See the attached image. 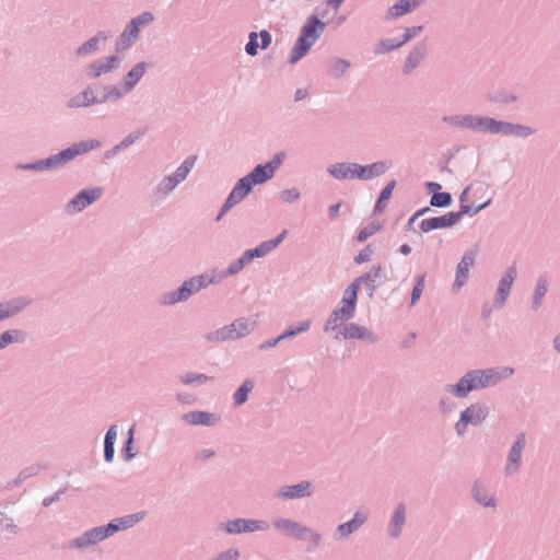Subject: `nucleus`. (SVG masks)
Instances as JSON below:
<instances>
[{
  "instance_id": "8",
  "label": "nucleus",
  "mask_w": 560,
  "mask_h": 560,
  "mask_svg": "<svg viewBox=\"0 0 560 560\" xmlns=\"http://www.w3.org/2000/svg\"><path fill=\"white\" fill-rule=\"evenodd\" d=\"M154 21V14L150 11H144L141 14L132 18L126 24L124 31L116 38L115 51L128 50L139 38L143 26Z\"/></svg>"
},
{
  "instance_id": "40",
  "label": "nucleus",
  "mask_w": 560,
  "mask_h": 560,
  "mask_svg": "<svg viewBox=\"0 0 560 560\" xmlns=\"http://www.w3.org/2000/svg\"><path fill=\"white\" fill-rule=\"evenodd\" d=\"M135 424L131 425L128 431L127 435L122 442V446L120 450V456L125 462H130L137 456V451L135 447Z\"/></svg>"
},
{
  "instance_id": "3",
  "label": "nucleus",
  "mask_w": 560,
  "mask_h": 560,
  "mask_svg": "<svg viewBox=\"0 0 560 560\" xmlns=\"http://www.w3.org/2000/svg\"><path fill=\"white\" fill-rule=\"evenodd\" d=\"M392 167L388 160H380L370 164H360L357 162H336L328 165L327 173L338 180H371L384 175Z\"/></svg>"
},
{
  "instance_id": "51",
  "label": "nucleus",
  "mask_w": 560,
  "mask_h": 560,
  "mask_svg": "<svg viewBox=\"0 0 560 560\" xmlns=\"http://www.w3.org/2000/svg\"><path fill=\"white\" fill-rule=\"evenodd\" d=\"M489 101L493 103H500V104H511L517 101V95L514 93H511L504 89H499L491 94H489Z\"/></svg>"
},
{
  "instance_id": "59",
  "label": "nucleus",
  "mask_w": 560,
  "mask_h": 560,
  "mask_svg": "<svg viewBox=\"0 0 560 560\" xmlns=\"http://www.w3.org/2000/svg\"><path fill=\"white\" fill-rule=\"evenodd\" d=\"M287 159V152L285 151H279L272 155V158L265 162L266 165L276 174L279 167L283 164L284 160Z\"/></svg>"
},
{
  "instance_id": "42",
  "label": "nucleus",
  "mask_w": 560,
  "mask_h": 560,
  "mask_svg": "<svg viewBox=\"0 0 560 560\" xmlns=\"http://www.w3.org/2000/svg\"><path fill=\"white\" fill-rule=\"evenodd\" d=\"M311 327V320L304 319L289 325L281 334L283 340L293 339L302 332H306Z\"/></svg>"
},
{
  "instance_id": "33",
  "label": "nucleus",
  "mask_w": 560,
  "mask_h": 560,
  "mask_svg": "<svg viewBox=\"0 0 560 560\" xmlns=\"http://www.w3.org/2000/svg\"><path fill=\"white\" fill-rule=\"evenodd\" d=\"M366 521L365 515L360 512H355L353 516L343 523H340L337 526V534L339 535V539L348 538L350 535L355 533Z\"/></svg>"
},
{
  "instance_id": "16",
  "label": "nucleus",
  "mask_w": 560,
  "mask_h": 560,
  "mask_svg": "<svg viewBox=\"0 0 560 560\" xmlns=\"http://www.w3.org/2000/svg\"><path fill=\"white\" fill-rule=\"evenodd\" d=\"M459 221L457 211H448L442 215L422 219L418 226L421 233H429L434 230L451 229Z\"/></svg>"
},
{
  "instance_id": "58",
  "label": "nucleus",
  "mask_w": 560,
  "mask_h": 560,
  "mask_svg": "<svg viewBox=\"0 0 560 560\" xmlns=\"http://www.w3.org/2000/svg\"><path fill=\"white\" fill-rule=\"evenodd\" d=\"M305 539L308 540V551H313L319 546L322 536L318 532L314 530L312 527L306 526L305 527Z\"/></svg>"
},
{
  "instance_id": "29",
  "label": "nucleus",
  "mask_w": 560,
  "mask_h": 560,
  "mask_svg": "<svg viewBox=\"0 0 560 560\" xmlns=\"http://www.w3.org/2000/svg\"><path fill=\"white\" fill-rule=\"evenodd\" d=\"M108 39V33L104 31H98L94 36L89 38L82 45H80L75 49V55L78 57H84L91 55L101 49V46L105 44Z\"/></svg>"
},
{
  "instance_id": "39",
  "label": "nucleus",
  "mask_w": 560,
  "mask_h": 560,
  "mask_svg": "<svg viewBox=\"0 0 560 560\" xmlns=\"http://www.w3.org/2000/svg\"><path fill=\"white\" fill-rule=\"evenodd\" d=\"M236 332L234 334V326H231V324L225 325L221 328H218L215 330H212L208 332L205 338L209 342H224V341H231L236 340Z\"/></svg>"
},
{
  "instance_id": "28",
  "label": "nucleus",
  "mask_w": 560,
  "mask_h": 560,
  "mask_svg": "<svg viewBox=\"0 0 560 560\" xmlns=\"http://www.w3.org/2000/svg\"><path fill=\"white\" fill-rule=\"evenodd\" d=\"M145 511H139L125 516L112 518L110 521H108V525L110 527L113 535H115L118 532L133 527L136 524L141 522L145 517Z\"/></svg>"
},
{
  "instance_id": "44",
  "label": "nucleus",
  "mask_w": 560,
  "mask_h": 560,
  "mask_svg": "<svg viewBox=\"0 0 560 560\" xmlns=\"http://www.w3.org/2000/svg\"><path fill=\"white\" fill-rule=\"evenodd\" d=\"M402 46H404V44H402V42H400L399 37L383 38L378 42V44L374 48V54L375 55L388 54V52L399 49Z\"/></svg>"
},
{
  "instance_id": "24",
  "label": "nucleus",
  "mask_w": 560,
  "mask_h": 560,
  "mask_svg": "<svg viewBox=\"0 0 560 560\" xmlns=\"http://www.w3.org/2000/svg\"><path fill=\"white\" fill-rule=\"evenodd\" d=\"M490 409L486 405L479 402L471 404L460 411L459 416L472 427L480 425L489 416Z\"/></svg>"
},
{
  "instance_id": "52",
  "label": "nucleus",
  "mask_w": 560,
  "mask_h": 560,
  "mask_svg": "<svg viewBox=\"0 0 560 560\" xmlns=\"http://www.w3.org/2000/svg\"><path fill=\"white\" fill-rule=\"evenodd\" d=\"M231 326H234V334H237L236 339H240L250 334L254 323L246 317H240L232 322Z\"/></svg>"
},
{
  "instance_id": "25",
  "label": "nucleus",
  "mask_w": 560,
  "mask_h": 560,
  "mask_svg": "<svg viewBox=\"0 0 560 560\" xmlns=\"http://www.w3.org/2000/svg\"><path fill=\"white\" fill-rule=\"evenodd\" d=\"M425 0H397L386 12L385 20H397L420 7Z\"/></svg>"
},
{
  "instance_id": "26",
  "label": "nucleus",
  "mask_w": 560,
  "mask_h": 560,
  "mask_svg": "<svg viewBox=\"0 0 560 560\" xmlns=\"http://www.w3.org/2000/svg\"><path fill=\"white\" fill-rule=\"evenodd\" d=\"M428 52V46L425 42L417 43L408 54L404 67L402 73L410 74L420 63L424 60Z\"/></svg>"
},
{
  "instance_id": "54",
  "label": "nucleus",
  "mask_w": 560,
  "mask_h": 560,
  "mask_svg": "<svg viewBox=\"0 0 560 560\" xmlns=\"http://www.w3.org/2000/svg\"><path fill=\"white\" fill-rule=\"evenodd\" d=\"M196 161H197V155L187 156L180 163V165L175 170L174 174L178 178H180L182 182H184L187 178V176L189 175V173L191 172V170L194 168Z\"/></svg>"
},
{
  "instance_id": "17",
  "label": "nucleus",
  "mask_w": 560,
  "mask_h": 560,
  "mask_svg": "<svg viewBox=\"0 0 560 560\" xmlns=\"http://www.w3.org/2000/svg\"><path fill=\"white\" fill-rule=\"evenodd\" d=\"M194 294H196L194 283L190 282L188 278L184 280L175 290L163 293L160 296V304L164 306H172L186 302Z\"/></svg>"
},
{
  "instance_id": "31",
  "label": "nucleus",
  "mask_w": 560,
  "mask_h": 560,
  "mask_svg": "<svg viewBox=\"0 0 560 560\" xmlns=\"http://www.w3.org/2000/svg\"><path fill=\"white\" fill-rule=\"evenodd\" d=\"M351 61L341 57H330L326 61V73L334 80L341 79L351 67Z\"/></svg>"
},
{
  "instance_id": "62",
  "label": "nucleus",
  "mask_w": 560,
  "mask_h": 560,
  "mask_svg": "<svg viewBox=\"0 0 560 560\" xmlns=\"http://www.w3.org/2000/svg\"><path fill=\"white\" fill-rule=\"evenodd\" d=\"M190 282L194 283V288L196 293L209 287L208 284V273L202 272L200 275H196L189 278Z\"/></svg>"
},
{
  "instance_id": "64",
  "label": "nucleus",
  "mask_w": 560,
  "mask_h": 560,
  "mask_svg": "<svg viewBox=\"0 0 560 560\" xmlns=\"http://www.w3.org/2000/svg\"><path fill=\"white\" fill-rule=\"evenodd\" d=\"M240 558V551L235 547H231L222 552H220L217 557L211 560H237Z\"/></svg>"
},
{
  "instance_id": "50",
  "label": "nucleus",
  "mask_w": 560,
  "mask_h": 560,
  "mask_svg": "<svg viewBox=\"0 0 560 560\" xmlns=\"http://www.w3.org/2000/svg\"><path fill=\"white\" fill-rule=\"evenodd\" d=\"M182 183L180 178H178L174 173L165 176L160 184L156 186V192H162L164 195L171 194L179 184Z\"/></svg>"
},
{
  "instance_id": "47",
  "label": "nucleus",
  "mask_w": 560,
  "mask_h": 560,
  "mask_svg": "<svg viewBox=\"0 0 560 560\" xmlns=\"http://www.w3.org/2000/svg\"><path fill=\"white\" fill-rule=\"evenodd\" d=\"M381 230L382 224L377 221H372L358 231L355 240L358 243H364L369 237L380 232Z\"/></svg>"
},
{
  "instance_id": "22",
  "label": "nucleus",
  "mask_w": 560,
  "mask_h": 560,
  "mask_svg": "<svg viewBox=\"0 0 560 560\" xmlns=\"http://www.w3.org/2000/svg\"><path fill=\"white\" fill-rule=\"evenodd\" d=\"M516 277H517V269H516L515 265L508 267L505 272L503 273V276L501 277V279L499 281V284H498V288L495 291V296H494V306L495 307L500 308L505 304V302L511 293V289H512V285L516 279Z\"/></svg>"
},
{
  "instance_id": "53",
  "label": "nucleus",
  "mask_w": 560,
  "mask_h": 560,
  "mask_svg": "<svg viewBox=\"0 0 560 560\" xmlns=\"http://www.w3.org/2000/svg\"><path fill=\"white\" fill-rule=\"evenodd\" d=\"M180 382L185 385H202L211 380L210 376L203 373L187 372L179 376Z\"/></svg>"
},
{
  "instance_id": "35",
  "label": "nucleus",
  "mask_w": 560,
  "mask_h": 560,
  "mask_svg": "<svg viewBox=\"0 0 560 560\" xmlns=\"http://www.w3.org/2000/svg\"><path fill=\"white\" fill-rule=\"evenodd\" d=\"M405 522H406V508H405L404 503H399L396 506V509L390 517L388 528H387L388 535L394 538L398 537L401 534Z\"/></svg>"
},
{
  "instance_id": "5",
  "label": "nucleus",
  "mask_w": 560,
  "mask_h": 560,
  "mask_svg": "<svg viewBox=\"0 0 560 560\" xmlns=\"http://www.w3.org/2000/svg\"><path fill=\"white\" fill-rule=\"evenodd\" d=\"M327 22L323 21L317 13H312L300 28L298 38L295 39L289 57L288 63L295 65L303 59L319 39L327 26Z\"/></svg>"
},
{
  "instance_id": "14",
  "label": "nucleus",
  "mask_w": 560,
  "mask_h": 560,
  "mask_svg": "<svg viewBox=\"0 0 560 560\" xmlns=\"http://www.w3.org/2000/svg\"><path fill=\"white\" fill-rule=\"evenodd\" d=\"M121 59L119 56L113 54L106 57L94 60L85 68V75L91 80H96L104 74L117 70L120 66Z\"/></svg>"
},
{
  "instance_id": "60",
  "label": "nucleus",
  "mask_w": 560,
  "mask_h": 560,
  "mask_svg": "<svg viewBox=\"0 0 560 560\" xmlns=\"http://www.w3.org/2000/svg\"><path fill=\"white\" fill-rule=\"evenodd\" d=\"M423 28H424L423 25H415V26L406 27L404 30V33L399 36L400 42H402L404 45L409 43L418 34H420L423 31Z\"/></svg>"
},
{
  "instance_id": "10",
  "label": "nucleus",
  "mask_w": 560,
  "mask_h": 560,
  "mask_svg": "<svg viewBox=\"0 0 560 560\" xmlns=\"http://www.w3.org/2000/svg\"><path fill=\"white\" fill-rule=\"evenodd\" d=\"M384 268L381 264L373 265L371 269L363 272L359 277L354 278L348 285L347 289L354 293L355 298L359 296L361 287L364 285V290L369 298H373L375 291L381 285L377 280L382 277Z\"/></svg>"
},
{
  "instance_id": "43",
  "label": "nucleus",
  "mask_w": 560,
  "mask_h": 560,
  "mask_svg": "<svg viewBox=\"0 0 560 560\" xmlns=\"http://www.w3.org/2000/svg\"><path fill=\"white\" fill-rule=\"evenodd\" d=\"M287 235H288V230L283 229L277 236L259 243L257 246L260 250L261 256L265 257L269 253H271L273 249L279 247V245L284 241Z\"/></svg>"
},
{
  "instance_id": "37",
  "label": "nucleus",
  "mask_w": 560,
  "mask_h": 560,
  "mask_svg": "<svg viewBox=\"0 0 560 560\" xmlns=\"http://www.w3.org/2000/svg\"><path fill=\"white\" fill-rule=\"evenodd\" d=\"M548 287L549 282L547 275H540L536 280L534 294L532 296V310L537 311L541 306L542 300L548 292Z\"/></svg>"
},
{
  "instance_id": "38",
  "label": "nucleus",
  "mask_w": 560,
  "mask_h": 560,
  "mask_svg": "<svg viewBox=\"0 0 560 560\" xmlns=\"http://www.w3.org/2000/svg\"><path fill=\"white\" fill-rule=\"evenodd\" d=\"M254 387V381L252 378H246L232 395L233 407L237 408L243 406L248 400L249 394Z\"/></svg>"
},
{
  "instance_id": "55",
  "label": "nucleus",
  "mask_w": 560,
  "mask_h": 560,
  "mask_svg": "<svg viewBox=\"0 0 560 560\" xmlns=\"http://www.w3.org/2000/svg\"><path fill=\"white\" fill-rule=\"evenodd\" d=\"M259 49H261V46L258 40L257 32L252 31L248 33V40L244 46V50L249 57H256Z\"/></svg>"
},
{
  "instance_id": "46",
  "label": "nucleus",
  "mask_w": 560,
  "mask_h": 560,
  "mask_svg": "<svg viewBox=\"0 0 560 560\" xmlns=\"http://www.w3.org/2000/svg\"><path fill=\"white\" fill-rule=\"evenodd\" d=\"M453 196L450 191H442V189L438 194H433L430 198V207L434 208H448L453 205Z\"/></svg>"
},
{
  "instance_id": "57",
  "label": "nucleus",
  "mask_w": 560,
  "mask_h": 560,
  "mask_svg": "<svg viewBox=\"0 0 560 560\" xmlns=\"http://www.w3.org/2000/svg\"><path fill=\"white\" fill-rule=\"evenodd\" d=\"M374 254V249L372 244H368L364 248L360 249L358 254L353 257V262L355 265H362L371 260Z\"/></svg>"
},
{
  "instance_id": "20",
  "label": "nucleus",
  "mask_w": 560,
  "mask_h": 560,
  "mask_svg": "<svg viewBox=\"0 0 560 560\" xmlns=\"http://www.w3.org/2000/svg\"><path fill=\"white\" fill-rule=\"evenodd\" d=\"M32 303L33 299L28 295H19L9 300L1 301L0 323L22 313Z\"/></svg>"
},
{
  "instance_id": "18",
  "label": "nucleus",
  "mask_w": 560,
  "mask_h": 560,
  "mask_svg": "<svg viewBox=\"0 0 560 560\" xmlns=\"http://www.w3.org/2000/svg\"><path fill=\"white\" fill-rule=\"evenodd\" d=\"M526 446V433L520 432L516 436L514 442L512 443L509 453H508V462L505 465V474L512 475L520 470L521 468V462H522V454Z\"/></svg>"
},
{
  "instance_id": "1",
  "label": "nucleus",
  "mask_w": 560,
  "mask_h": 560,
  "mask_svg": "<svg viewBox=\"0 0 560 560\" xmlns=\"http://www.w3.org/2000/svg\"><path fill=\"white\" fill-rule=\"evenodd\" d=\"M102 145L97 139H86L73 142L69 147L61 149L57 153H52L44 159H37L30 162H20L15 164L19 171L28 172H50L63 167L75 158L89 153Z\"/></svg>"
},
{
  "instance_id": "63",
  "label": "nucleus",
  "mask_w": 560,
  "mask_h": 560,
  "mask_svg": "<svg viewBox=\"0 0 560 560\" xmlns=\"http://www.w3.org/2000/svg\"><path fill=\"white\" fill-rule=\"evenodd\" d=\"M8 530L12 534L18 533V526L13 522V520L7 516L4 513L0 512V532Z\"/></svg>"
},
{
  "instance_id": "49",
  "label": "nucleus",
  "mask_w": 560,
  "mask_h": 560,
  "mask_svg": "<svg viewBox=\"0 0 560 560\" xmlns=\"http://www.w3.org/2000/svg\"><path fill=\"white\" fill-rule=\"evenodd\" d=\"M491 203H492V198H489L485 202L479 203V205L470 203L468 206L460 207V209L457 210L459 220H462L464 215H467L470 218L477 215L479 212L487 209Z\"/></svg>"
},
{
  "instance_id": "48",
  "label": "nucleus",
  "mask_w": 560,
  "mask_h": 560,
  "mask_svg": "<svg viewBox=\"0 0 560 560\" xmlns=\"http://www.w3.org/2000/svg\"><path fill=\"white\" fill-rule=\"evenodd\" d=\"M425 273H420L416 277L413 288L410 292L409 306L412 307L419 302L425 287Z\"/></svg>"
},
{
  "instance_id": "4",
  "label": "nucleus",
  "mask_w": 560,
  "mask_h": 560,
  "mask_svg": "<svg viewBox=\"0 0 560 560\" xmlns=\"http://www.w3.org/2000/svg\"><path fill=\"white\" fill-rule=\"evenodd\" d=\"M466 128L477 132L514 136L524 139L535 133V129L529 126L500 120L487 115L466 114Z\"/></svg>"
},
{
  "instance_id": "36",
  "label": "nucleus",
  "mask_w": 560,
  "mask_h": 560,
  "mask_svg": "<svg viewBox=\"0 0 560 560\" xmlns=\"http://www.w3.org/2000/svg\"><path fill=\"white\" fill-rule=\"evenodd\" d=\"M471 495L475 501L483 508H495L497 499L492 494H488L480 480H476L471 488Z\"/></svg>"
},
{
  "instance_id": "21",
  "label": "nucleus",
  "mask_w": 560,
  "mask_h": 560,
  "mask_svg": "<svg viewBox=\"0 0 560 560\" xmlns=\"http://www.w3.org/2000/svg\"><path fill=\"white\" fill-rule=\"evenodd\" d=\"M313 494V483L310 480H302L294 485H284L279 488L276 497L281 500H298L308 498Z\"/></svg>"
},
{
  "instance_id": "19",
  "label": "nucleus",
  "mask_w": 560,
  "mask_h": 560,
  "mask_svg": "<svg viewBox=\"0 0 560 560\" xmlns=\"http://www.w3.org/2000/svg\"><path fill=\"white\" fill-rule=\"evenodd\" d=\"M477 250L468 249L462 256L456 266L455 280L452 284L453 291L460 290L469 278V269L475 265Z\"/></svg>"
},
{
  "instance_id": "6",
  "label": "nucleus",
  "mask_w": 560,
  "mask_h": 560,
  "mask_svg": "<svg viewBox=\"0 0 560 560\" xmlns=\"http://www.w3.org/2000/svg\"><path fill=\"white\" fill-rule=\"evenodd\" d=\"M116 94H118V92H116L114 89H110L109 84H86L81 92L70 97L66 105L68 108L77 109L89 108L105 103H116Z\"/></svg>"
},
{
  "instance_id": "27",
  "label": "nucleus",
  "mask_w": 560,
  "mask_h": 560,
  "mask_svg": "<svg viewBox=\"0 0 560 560\" xmlns=\"http://www.w3.org/2000/svg\"><path fill=\"white\" fill-rule=\"evenodd\" d=\"M219 419L215 413L207 410H192L182 416V420L190 425L213 427Z\"/></svg>"
},
{
  "instance_id": "7",
  "label": "nucleus",
  "mask_w": 560,
  "mask_h": 560,
  "mask_svg": "<svg viewBox=\"0 0 560 560\" xmlns=\"http://www.w3.org/2000/svg\"><path fill=\"white\" fill-rule=\"evenodd\" d=\"M358 305V298L351 293L347 288L343 290L341 300L337 306L331 311L327 320L323 326L325 332L336 331L343 325L348 324L350 319L355 316Z\"/></svg>"
},
{
  "instance_id": "12",
  "label": "nucleus",
  "mask_w": 560,
  "mask_h": 560,
  "mask_svg": "<svg viewBox=\"0 0 560 560\" xmlns=\"http://www.w3.org/2000/svg\"><path fill=\"white\" fill-rule=\"evenodd\" d=\"M223 530L229 535H241L255 532H266L270 524L266 520L235 517L222 523Z\"/></svg>"
},
{
  "instance_id": "45",
  "label": "nucleus",
  "mask_w": 560,
  "mask_h": 560,
  "mask_svg": "<svg viewBox=\"0 0 560 560\" xmlns=\"http://www.w3.org/2000/svg\"><path fill=\"white\" fill-rule=\"evenodd\" d=\"M249 264L250 260L248 256L246 255L245 252H243V254L238 258L233 260L231 264H229V266L225 269H223V276H236Z\"/></svg>"
},
{
  "instance_id": "11",
  "label": "nucleus",
  "mask_w": 560,
  "mask_h": 560,
  "mask_svg": "<svg viewBox=\"0 0 560 560\" xmlns=\"http://www.w3.org/2000/svg\"><path fill=\"white\" fill-rule=\"evenodd\" d=\"M112 536L113 533L107 522L100 526L92 527L83 532L80 536L71 539L68 544V547L70 549L81 550L90 546H94L98 542H102Z\"/></svg>"
},
{
  "instance_id": "61",
  "label": "nucleus",
  "mask_w": 560,
  "mask_h": 560,
  "mask_svg": "<svg viewBox=\"0 0 560 560\" xmlns=\"http://www.w3.org/2000/svg\"><path fill=\"white\" fill-rule=\"evenodd\" d=\"M300 197H301V192L295 187L283 189L280 192V198L285 203H293V202L298 201L300 199Z\"/></svg>"
},
{
  "instance_id": "32",
  "label": "nucleus",
  "mask_w": 560,
  "mask_h": 560,
  "mask_svg": "<svg viewBox=\"0 0 560 560\" xmlns=\"http://www.w3.org/2000/svg\"><path fill=\"white\" fill-rule=\"evenodd\" d=\"M396 186L397 182L392 179L381 189L373 206L372 215H380L386 210Z\"/></svg>"
},
{
  "instance_id": "15",
  "label": "nucleus",
  "mask_w": 560,
  "mask_h": 560,
  "mask_svg": "<svg viewBox=\"0 0 560 560\" xmlns=\"http://www.w3.org/2000/svg\"><path fill=\"white\" fill-rule=\"evenodd\" d=\"M336 340H366L372 343L377 341L375 334L363 325L357 323H348L337 330L334 336Z\"/></svg>"
},
{
  "instance_id": "34",
  "label": "nucleus",
  "mask_w": 560,
  "mask_h": 560,
  "mask_svg": "<svg viewBox=\"0 0 560 560\" xmlns=\"http://www.w3.org/2000/svg\"><path fill=\"white\" fill-rule=\"evenodd\" d=\"M275 173L266 165L265 162L256 164L245 176L256 187L264 185L275 177Z\"/></svg>"
},
{
  "instance_id": "23",
  "label": "nucleus",
  "mask_w": 560,
  "mask_h": 560,
  "mask_svg": "<svg viewBox=\"0 0 560 560\" xmlns=\"http://www.w3.org/2000/svg\"><path fill=\"white\" fill-rule=\"evenodd\" d=\"M272 525L276 529L280 530L288 537H292L296 540L305 539L306 525H303L300 522L285 517H276L272 521Z\"/></svg>"
},
{
  "instance_id": "9",
  "label": "nucleus",
  "mask_w": 560,
  "mask_h": 560,
  "mask_svg": "<svg viewBox=\"0 0 560 560\" xmlns=\"http://www.w3.org/2000/svg\"><path fill=\"white\" fill-rule=\"evenodd\" d=\"M149 68V62L139 61L122 75L118 84H109L110 89L118 92L115 95L117 102L122 100L126 94L130 93L138 85Z\"/></svg>"
},
{
  "instance_id": "30",
  "label": "nucleus",
  "mask_w": 560,
  "mask_h": 560,
  "mask_svg": "<svg viewBox=\"0 0 560 560\" xmlns=\"http://www.w3.org/2000/svg\"><path fill=\"white\" fill-rule=\"evenodd\" d=\"M255 186L252 182L244 175L238 178L229 195L226 196L230 200H232L235 205L242 202L245 198H247Z\"/></svg>"
},
{
  "instance_id": "41",
  "label": "nucleus",
  "mask_w": 560,
  "mask_h": 560,
  "mask_svg": "<svg viewBox=\"0 0 560 560\" xmlns=\"http://www.w3.org/2000/svg\"><path fill=\"white\" fill-rule=\"evenodd\" d=\"M26 332L22 329L11 328L0 332V350L5 349L12 343L23 342Z\"/></svg>"
},
{
  "instance_id": "2",
  "label": "nucleus",
  "mask_w": 560,
  "mask_h": 560,
  "mask_svg": "<svg viewBox=\"0 0 560 560\" xmlns=\"http://www.w3.org/2000/svg\"><path fill=\"white\" fill-rule=\"evenodd\" d=\"M502 378L498 368L474 369L465 373L455 384L444 387L457 398H466L471 392L495 386Z\"/></svg>"
},
{
  "instance_id": "13",
  "label": "nucleus",
  "mask_w": 560,
  "mask_h": 560,
  "mask_svg": "<svg viewBox=\"0 0 560 560\" xmlns=\"http://www.w3.org/2000/svg\"><path fill=\"white\" fill-rule=\"evenodd\" d=\"M103 195V188L98 186L85 187L79 190L66 205L68 214L82 212L97 201Z\"/></svg>"
},
{
  "instance_id": "56",
  "label": "nucleus",
  "mask_w": 560,
  "mask_h": 560,
  "mask_svg": "<svg viewBox=\"0 0 560 560\" xmlns=\"http://www.w3.org/2000/svg\"><path fill=\"white\" fill-rule=\"evenodd\" d=\"M147 133V128H141L138 130H135L127 135L125 138H122L118 143L122 148V150L129 148L133 143H136L139 139H141Z\"/></svg>"
}]
</instances>
